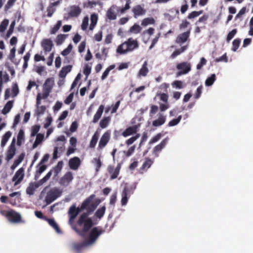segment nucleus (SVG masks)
Here are the masks:
<instances>
[{
    "instance_id": "1",
    "label": "nucleus",
    "mask_w": 253,
    "mask_h": 253,
    "mask_svg": "<svg viewBox=\"0 0 253 253\" xmlns=\"http://www.w3.org/2000/svg\"><path fill=\"white\" fill-rule=\"evenodd\" d=\"M90 214L87 213H82L79 216L77 224L82 229L78 228L75 224L72 228L78 235L84 237L85 234L95 224L91 217H89Z\"/></svg>"
},
{
    "instance_id": "2",
    "label": "nucleus",
    "mask_w": 253,
    "mask_h": 253,
    "mask_svg": "<svg viewBox=\"0 0 253 253\" xmlns=\"http://www.w3.org/2000/svg\"><path fill=\"white\" fill-rule=\"evenodd\" d=\"M94 194H91L88 197L86 198L81 204L80 207L82 211H86L84 213L91 214L96 209L97 205L93 202V200L95 198Z\"/></svg>"
},
{
    "instance_id": "3",
    "label": "nucleus",
    "mask_w": 253,
    "mask_h": 253,
    "mask_svg": "<svg viewBox=\"0 0 253 253\" xmlns=\"http://www.w3.org/2000/svg\"><path fill=\"white\" fill-rule=\"evenodd\" d=\"M105 230L100 227H94L90 231L87 239L86 240V244L90 245L94 243L98 237Z\"/></svg>"
},
{
    "instance_id": "4",
    "label": "nucleus",
    "mask_w": 253,
    "mask_h": 253,
    "mask_svg": "<svg viewBox=\"0 0 253 253\" xmlns=\"http://www.w3.org/2000/svg\"><path fill=\"white\" fill-rule=\"evenodd\" d=\"M62 191L59 188L54 187L50 189L46 193L45 198V202L46 205H49L59 197L62 194Z\"/></svg>"
},
{
    "instance_id": "5",
    "label": "nucleus",
    "mask_w": 253,
    "mask_h": 253,
    "mask_svg": "<svg viewBox=\"0 0 253 253\" xmlns=\"http://www.w3.org/2000/svg\"><path fill=\"white\" fill-rule=\"evenodd\" d=\"M82 211L80 208H76L75 204H73L68 211L69 216L68 223L72 228L75 225L74 221L76 217Z\"/></svg>"
},
{
    "instance_id": "6",
    "label": "nucleus",
    "mask_w": 253,
    "mask_h": 253,
    "mask_svg": "<svg viewBox=\"0 0 253 253\" xmlns=\"http://www.w3.org/2000/svg\"><path fill=\"white\" fill-rule=\"evenodd\" d=\"M176 69L178 72L176 73V77L180 76L188 73L191 70V65L188 62H182L176 65Z\"/></svg>"
},
{
    "instance_id": "7",
    "label": "nucleus",
    "mask_w": 253,
    "mask_h": 253,
    "mask_svg": "<svg viewBox=\"0 0 253 253\" xmlns=\"http://www.w3.org/2000/svg\"><path fill=\"white\" fill-rule=\"evenodd\" d=\"M82 12V9L78 5H71L69 8V12L65 14L64 19L68 20L72 17H78Z\"/></svg>"
},
{
    "instance_id": "8",
    "label": "nucleus",
    "mask_w": 253,
    "mask_h": 253,
    "mask_svg": "<svg viewBox=\"0 0 253 253\" xmlns=\"http://www.w3.org/2000/svg\"><path fill=\"white\" fill-rule=\"evenodd\" d=\"M10 216H7V219L12 223H23L24 221L22 219L20 214L15 211L10 209L9 210Z\"/></svg>"
},
{
    "instance_id": "9",
    "label": "nucleus",
    "mask_w": 253,
    "mask_h": 253,
    "mask_svg": "<svg viewBox=\"0 0 253 253\" xmlns=\"http://www.w3.org/2000/svg\"><path fill=\"white\" fill-rule=\"evenodd\" d=\"M121 168V164H118L117 167L114 168V166L109 165L107 167V171L110 174V179L113 180L118 177L120 169Z\"/></svg>"
},
{
    "instance_id": "10",
    "label": "nucleus",
    "mask_w": 253,
    "mask_h": 253,
    "mask_svg": "<svg viewBox=\"0 0 253 253\" xmlns=\"http://www.w3.org/2000/svg\"><path fill=\"white\" fill-rule=\"evenodd\" d=\"M111 137V131L108 130L105 132L102 135L98 146V149H102L104 148L107 143L109 142Z\"/></svg>"
},
{
    "instance_id": "11",
    "label": "nucleus",
    "mask_w": 253,
    "mask_h": 253,
    "mask_svg": "<svg viewBox=\"0 0 253 253\" xmlns=\"http://www.w3.org/2000/svg\"><path fill=\"white\" fill-rule=\"evenodd\" d=\"M15 143V139L13 138L6 151L5 159L7 162L12 159L16 153V149Z\"/></svg>"
},
{
    "instance_id": "12",
    "label": "nucleus",
    "mask_w": 253,
    "mask_h": 253,
    "mask_svg": "<svg viewBox=\"0 0 253 253\" xmlns=\"http://www.w3.org/2000/svg\"><path fill=\"white\" fill-rule=\"evenodd\" d=\"M131 11L135 18H137L139 16L144 15L146 13V10L143 7V6L140 4H138L133 7Z\"/></svg>"
},
{
    "instance_id": "13",
    "label": "nucleus",
    "mask_w": 253,
    "mask_h": 253,
    "mask_svg": "<svg viewBox=\"0 0 253 253\" xmlns=\"http://www.w3.org/2000/svg\"><path fill=\"white\" fill-rule=\"evenodd\" d=\"M73 175L71 171L67 172L59 180V184L64 186H68L73 179Z\"/></svg>"
},
{
    "instance_id": "14",
    "label": "nucleus",
    "mask_w": 253,
    "mask_h": 253,
    "mask_svg": "<svg viewBox=\"0 0 253 253\" xmlns=\"http://www.w3.org/2000/svg\"><path fill=\"white\" fill-rule=\"evenodd\" d=\"M169 140V138L167 137L163 139L161 143L156 145L153 150V153L155 157H158L159 156V153L162 151V150L166 146Z\"/></svg>"
},
{
    "instance_id": "15",
    "label": "nucleus",
    "mask_w": 253,
    "mask_h": 253,
    "mask_svg": "<svg viewBox=\"0 0 253 253\" xmlns=\"http://www.w3.org/2000/svg\"><path fill=\"white\" fill-rule=\"evenodd\" d=\"M68 164L70 169L77 170L81 165V161L79 157H74L69 160Z\"/></svg>"
},
{
    "instance_id": "16",
    "label": "nucleus",
    "mask_w": 253,
    "mask_h": 253,
    "mask_svg": "<svg viewBox=\"0 0 253 253\" xmlns=\"http://www.w3.org/2000/svg\"><path fill=\"white\" fill-rule=\"evenodd\" d=\"M24 176V169L20 168L16 172L12 178V181H15L14 185L19 184L23 180Z\"/></svg>"
},
{
    "instance_id": "17",
    "label": "nucleus",
    "mask_w": 253,
    "mask_h": 253,
    "mask_svg": "<svg viewBox=\"0 0 253 253\" xmlns=\"http://www.w3.org/2000/svg\"><path fill=\"white\" fill-rule=\"evenodd\" d=\"M139 125H134L127 127L122 133V135L125 137L136 134Z\"/></svg>"
},
{
    "instance_id": "18",
    "label": "nucleus",
    "mask_w": 253,
    "mask_h": 253,
    "mask_svg": "<svg viewBox=\"0 0 253 253\" xmlns=\"http://www.w3.org/2000/svg\"><path fill=\"white\" fill-rule=\"evenodd\" d=\"M190 31L191 30L189 29L187 31L178 35L175 40L176 43L181 44L185 42L190 36Z\"/></svg>"
},
{
    "instance_id": "19",
    "label": "nucleus",
    "mask_w": 253,
    "mask_h": 253,
    "mask_svg": "<svg viewBox=\"0 0 253 253\" xmlns=\"http://www.w3.org/2000/svg\"><path fill=\"white\" fill-rule=\"evenodd\" d=\"M41 44L43 49L45 52L50 51L53 45L52 41L49 39H43Z\"/></svg>"
},
{
    "instance_id": "20",
    "label": "nucleus",
    "mask_w": 253,
    "mask_h": 253,
    "mask_svg": "<svg viewBox=\"0 0 253 253\" xmlns=\"http://www.w3.org/2000/svg\"><path fill=\"white\" fill-rule=\"evenodd\" d=\"M126 46L127 47L128 51H132L134 49L137 48L139 45L138 42L136 40H133L132 38H129L126 42H125Z\"/></svg>"
},
{
    "instance_id": "21",
    "label": "nucleus",
    "mask_w": 253,
    "mask_h": 253,
    "mask_svg": "<svg viewBox=\"0 0 253 253\" xmlns=\"http://www.w3.org/2000/svg\"><path fill=\"white\" fill-rule=\"evenodd\" d=\"M117 6L115 5H112L107 11L106 17L110 20H115L117 18V14L115 13Z\"/></svg>"
},
{
    "instance_id": "22",
    "label": "nucleus",
    "mask_w": 253,
    "mask_h": 253,
    "mask_svg": "<svg viewBox=\"0 0 253 253\" xmlns=\"http://www.w3.org/2000/svg\"><path fill=\"white\" fill-rule=\"evenodd\" d=\"M41 184L39 182H31L26 189V193L29 195H33L37 188H38Z\"/></svg>"
},
{
    "instance_id": "23",
    "label": "nucleus",
    "mask_w": 253,
    "mask_h": 253,
    "mask_svg": "<svg viewBox=\"0 0 253 253\" xmlns=\"http://www.w3.org/2000/svg\"><path fill=\"white\" fill-rule=\"evenodd\" d=\"M153 163V161L151 159L146 158L145 159V162L143 163L141 167L140 168V173H143L144 171H147V169L150 168Z\"/></svg>"
},
{
    "instance_id": "24",
    "label": "nucleus",
    "mask_w": 253,
    "mask_h": 253,
    "mask_svg": "<svg viewBox=\"0 0 253 253\" xmlns=\"http://www.w3.org/2000/svg\"><path fill=\"white\" fill-rule=\"evenodd\" d=\"M179 13L178 9H171L169 10V13H165L164 14L165 18L169 21H171L173 20L175 16L178 15Z\"/></svg>"
},
{
    "instance_id": "25",
    "label": "nucleus",
    "mask_w": 253,
    "mask_h": 253,
    "mask_svg": "<svg viewBox=\"0 0 253 253\" xmlns=\"http://www.w3.org/2000/svg\"><path fill=\"white\" fill-rule=\"evenodd\" d=\"M104 109V105H100L96 113H95V114L94 115V116L93 117V118L92 120V123L95 124L97 122H98V121L100 119V118L102 115Z\"/></svg>"
},
{
    "instance_id": "26",
    "label": "nucleus",
    "mask_w": 253,
    "mask_h": 253,
    "mask_svg": "<svg viewBox=\"0 0 253 253\" xmlns=\"http://www.w3.org/2000/svg\"><path fill=\"white\" fill-rule=\"evenodd\" d=\"M166 120V117L160 114L158 119L153 121L152 125L155 127L161 126L165 123Z\"/></svg>"
},
{
    "instance_id": "27",
    "label": "nucleus",
    "mask_w": 253,
    "mask_h": 253,
    "mask_svg": "<svg viewBox=\"0 0 253 253\" xmlns=\"http://www.w3.org/2000/svg\"><path fill=\"white\" fill-rule=\"evenodd\" d=\"M148 62L147 61H145L142 66L141 69L139 70L138 72V76H143L145 77L147 76V74L149 72V69L148 68Z\"/></svg>"
},
{
    "instance_id": "28",
    "label": "nucleus",
    "mask_w": 253,
    "mask_h": 253,
    "mask_svg": "<svg viewBox=\"0 0 253 253\" xmlns=\"http://www.w3.org/2000/svg\"><path fill=\"white\" fill-rule=\"evenodd\" d=\"M72 66L71 65H68L62 67L59 73V76L61 78L66 77L67 74L69 73L72 69Z\"/></svg>"
},
{
    "instance_id": "29",
    "label": "nucleus",
    "mask_w": 253,
    "mask_h": 253,
    "mask_svg": "<svg viewBox=\"0 0 253 253\" xmlns=\"http://www.w3.org/2000/svg\"><path fill=\"white\" fill-rule=\"evenodd\" d=\"M97 130H98V129ZM99 136V133L98 132V130H96L95 132V133H94V134L93 135V136L91 139V140L90 141V143H89V147L90 148H93L95 147V146L97 143V142L98 140Z\"/></svg>"
},
{
    "instance_id": "30",
    "label": "nucleus",
    "mask_w": 253,
    "mask_h": 253,
    "mask_svg": "<svg viewBox=\"0 0 253 253\" xmlns=\"http://www.w3.org/2000/svg\"><path fill=\"white\" fill-rule=\"evenodd\" d=\"M111 121V117H104L101 120L99 123V126L101 128H105L108 126L110 122Z\"/></svg>"
},
{
    "instance_id": "31",
    "label": "nucleus",
    "mask_w": 253,
    "mask_h": 253,
    "mask_svg": "<svg viewBox=\"0 0 253 253\" xmlns=\"http://www.w3.org/2000/svg\"><path fill=\"white\" fill-rule=\"evenodd\" d=\"M24 157L25 154L24 153H21L18 156V158L14 161V163L11 166V169L12 170H14L18 166V165L23 161Z\"/></svg>"
},
{
    "instance_id": "32",
    "label": "nucleus",
    "mask_w": 253,
    "mask_h": 253,
    "mask_svg": "<svg viewBox=\"0 0 253 253\" xmlns=\"http://www.w3.org/2000/svg\"><path fill=\"white\" fill-rule=\"evenodd\" d=\"M128 192V189L125 187L122 193V199H121V204L122 206H125L128 201V198H127V193Z\"/></svg>"
},
{
    "instance_id": "33",
    "label": "nucleus",
    "mask_w": 253,
    "mask_h": 253,
    "mask_svg": "<svg viewBox=\"0 0 253 253\" xmlns=\"http://www.w3.org/2000/svg\"><path fill=\"white\" fill-rule=\"evenodd\" d=\"M45 220H46L48 224L53 227L57 232L60 233L61 231L60 228L56 223L55 221L53 219L45 218Z\"/></svg>"
},
{
    "instance_id": "34",
    "label": "nucleus",
    "mask_w": 253,
    "mask_h": 253,
    "mask_svg": "<svg viewBox=\"0 0 253 253\" xmlns=\"http://www.w3.org/2000/svg\"><path fill=\"white\" fill-rule=\"evenodd\" d=\"M13 103V101H12V100L8 101L6 103V104L5 105V106H4V108H3V109L2 110V113L4 115H5L7 113H8L10 111L11 108H12Z\"/></svg>"
},
{
    "instance_id": "35",
    "label": "nucleus",
    "mask_w": 253,
    "mask_h": 253,
    "mask_svg": "<svg viewBox=\"0 0 253 253\" xmlns=\"http://www.w3.org/2000/svg\"><path fill=\"white\" fill-rule=\"evenodd\" d=\"M155 23V20L153 17H148L143 19L141 21L142 26H146L148 25H153Z\"/></svg>"
},
{
    "instance_id": "36",
    "label": "nucleus",
    "mask_w": 253,
    "mask_h": 253,
    "mask_svg": "<svg viewBox=\"0 0 253 253\" xmlns=\"http://www.w3.org/2000/svg\"><path fill=\"white\" fill-rule=\"evenodd\" d=\"M126 45L125 42L120 45L117 49V52L121 54L127 52L128 50L127 49V47Z\"/></svg>"
},
{
    "instance_id": "37",
    "label": "nucleus",
    "mask_w": 253,
    "mask_h": 253,
    "mask_svg": "<svg viewBox=\"0 0 253 253\" xmlns=\"http://www.w3.org/2000/svg\"><path fill=\"white\" fill-rule=\"evenodd\" d=\"M11 132L10 131H7L3 135L1 141V146L4 147L8 141V139L11 135Z\"/></svg>"
},
{
    "instance_id": "38",
    "label": "nucleus",
    "mask_w": 253,
    "mask_h": 253,
    "mask_svg": "<svg viewBox=\"0 0 253 253\" xmlns=\"http://www.w3.org/2000/svg\"><path fill=\"white\" fill-rule=\"evenodd\" d=\"M105 211L106 207L105 206H102L96 211L94 215L99 219H101L103 216L105 212Z\"/></svg>"
},
{
    "instance_id": "39",
    "label": "nucleus",
    "mask_w": 253,
    "mask_h": 253,
    "mask_svg": "<svg viewBox=\"0 0 253 253\" xmlns=\"http://www.w3.org/2000/svg\"><path fill=\"white\" fill-rule=\"evenodd\" d=\"M142 28L141 27L138 25L137 24H134L132 26H131L128 32L130 33H133V34H138L141 31Z\"/></svg>"
},
{
    "instance_id": "40",
    "label": "nucleus",
    "mask_w": 253,
    "mask_h": 253,
    "mask_svg": "<svg viewBox=\"0 0 253 253\" xmlns=\"http://www.w3.org/2000/svg\"><path fill=\"white\" fill-rule=\"evenodd\" d=\"M87 245L86 241L84 243H77L73 245V248L74 250L79 252L81 251L84 247Z\"/></svg>"
},
{
    "instance_id": "41",
    "label": "nucleus",
    "mask_w": 253,
    "mask_h": 253,
    "mask_svg": "<svg viewBox=\"0 0 253 253\" xmlns=\"http://www.w3.org/2000/svg\"><path fill=\"white\" fill-rule=\"evenodd\" d=\"M63 165V161H61L58 162L57 165L53 168L54 176H56L62 169Z\"/></svg>"
},
{
    "instance_id": "42",
    "label": "nucleus",
    "mask_w": 253,
    "mask_h": 253,
    "mask_svg": "<svg viewBox=\"0 0 253 253\" xmlns=\"http://www.w3.org/2000/svg\"><path fill=\"white\" fill-rule=\"evenodd\" d=\"M187 48V46H182L180 48L176 49L171 55V58H174L183 52Z\"/></svg>"
},
{
    "instance_id": "43",
    "label": "nucleus",
    "mask_w": 253,
    "mask_h": 253,
    "mask_svg": "<svg viewBox=\"0 0 253 253\" xmlns=\"http://www.w3.org/2000/svg\"><path fill=\"white\" fill-rule=\"evenodd\" d=\"M216 80V76L214 74H211V76L208 77L205 81V85L207 86H210L212 85L213 83Z\"/></svg>"
},
{
    "instance_id": "44",
    "label": "nucleus",
    "mask_w": 253,
    "mask_h": 253,
    "mask_svg": "<svg viewBox=\"0 0 253 253\" xmlns=\"http://www.w3.org/2000/svg\"><path fill=\"white\" fill-rule=\"evenodd\" d=\"M140 134L139 133H136L135 135L131 137L125 141V144L127 146L131 145L134 141H135L139 137Z\"/></svg>"
},
{
    "instance_id": "45",
    "label": "nucleus",
    "mask_w": 253,
    "mask_h": 253,
    "mask_svg": "<svg viewBox=\"0 0 253 253\" xmlns=\"http://www.w3.org/2000/svg\"><path fill=\"white\" fill-rule=\"evenodd\" d=\"M116 66L115 64L111 65L109 66L103 73L101 76V80H105L108 76L110 71L115 68Z\"/></svg>"
},
{
    "instance_id": "46",
    "label": "nucleus",
    "mask_w": 253,
    "mask_h": 253,
    "mask_svg": "<svg viewBox=\"0 0 253 253\" xmlns=\"http://www.w3.org/2000/svg\"><path fill=\"white\" fill-rule=\"evenodd\" d=\"M24 139L25 137L24 130L22 129H20L17 135V144L20 146L21 144L22 141L24 140Z\"/></svg>"
},
{
    "instance_id": "47",
    "label": "nucleus",
    "mask_w": 253,
    "mask_h": 253,
    "mask_svg": "<svg viewBox=\"0 0 253 253\" xmlns=\"http://www.w3.org/2000/svg\"><path fill=\"white\" fill-rule=\"evenodd\" d=\"M6 207H7L6 206L0 205V214L5 217H6L7 216L10 215L9 211H6L5 210Z\"/></svg>"
},
{
    "instance_id": "48",
    "label": "nucleus",
    "mask_w": 253,
    "mask_h": 253,
    "mask_svg": "<svg viewBox=\"0 0 253 253\" xmlns=\"http://www.w3.org/2000/svg\"><path fill=\"white\" fill-rule=\"evenodd\" d=\"M62 25V21L59 20L57 22L56 24L53 27L51 28L50 33L51 34H55L60 29Z\"/></svg>"
},
{
    "instance_id": "49",
    "label": "nucleus",
    "mask_w": 253,
    "mask_h": 253,
    "mask_svg": "<svg viewBox=\"0 0 253 253\" xmlns=\"http://www.w3.org/2000/svg\"><path fill=\"white\" fill-rule=\"evenodd\" d=\"M241 43V40L240 39H236L232 42V50L233 51H236L239 48Z\"/></svg>"
},
{
    "instance_id": "50",
    "label": "nucleus",
    "mask_w": 253,
    "mask_h": 253,
    "mask_svg": "<svg viewBox=\"0 0 253 253\" xmlns=\"http://www.w3.org/2000/svg\"><path fill=\"white\" fill-rule=\"evenodd\" d=\"M9 23V20L8 19H4L0 24V32L3 33L6 30Z\"/></svg>"
},
{
    "instance_id": "51",
    "label": "nucleus",
    "mask_w": 253,
    "mask_h": 253,
    "mask_svg": "<svg viewBox=\"0 0 253 253\" xmlns=\"http://www.w3.org/2000/svg\"><path fill=\"white\" fill-rule=\"evenodd\" d=\"M66 38V36L63 34H59L58 35L56 38L55 42L57 45L61 44L64 41H65Z\"/></svg>"
},
{
    "instance_id": "52",
    "label": "nucleus",
    "mask_w": 253,
    "mask_h": 253,
    "mask_svg": "<svg viewBox=\"0 0 253 253\" xmlns=\"http://www.w3.org/2000/svg\"><path fill=\"white\" fill-rule=\"evenodd\" d=\"M182 119V116L181 115L179 116L177 118L174 119L170 121L169 124L168 126H173L177 125L180 121Z\"/></svg>"
},
{
    "instance_id": "53",
    "label": "nucleus",
    "mask_w": 253,
    "mask_h": 253,
    "mask_svg": "<svg viewBox=\"0 0 253 253\" xmlns=\"http://www.w3.org/2000/svg\"><path fill=\"white\" fill-rule=\"evenodd\" d=\"M93 163L95 165L96 171H98L102 165V163L101 162L100 159L99 158H94L93 160Z\"/></svg>"
},
{
    "instance_id": "54",
    "label": "nucleus",
    "mask_w": 253,
    "mask_h": 253,
    "mask_svg": "<svg viewBox=\"0 0 253 253\" xmlns=\"http://www.w3.org/2000/svg\"><path fill=\"white\" fill-rule=\"evenodd\" d=\"M203 12V11L202 10H200L199 11H194L189 13L187 17L188 19L194 18L202 14Z\"/></svg>"
},
{
    "instance_id": "55",
    "label": "nucleus",
    "mask_w": 253,
    "mask_h": 253,
    "mask_svg": "<svg viewBox=\"0 0 253 253\" xmlns=\"http://www.w3.org/2000/svg\"><path fill=\"white\" fill-rule=\"evenodd\" d=\"M43 87L44 90H48L50 91H51L52 87V85L50 84V79L48 78L46 80L45 83L43 84Z\"/></svg>"
},
{
    "instance_id": "56",
    "label": "nucleus",
    "mask_w": 253,
    "mask_h": 253,
    "mask_svg": "<svg viewBox=\"0 0 253 253\" xmlns=\"http://www.w3.org/2000/svg\"><path fill=\"white\" fill-rule=\"evenodd\" d=\"M237 32V30L236 29H234L230 31L227 35L226 38V41L227 42H229L234 37V36L236 34Z\"/></svg>"
},
{
    "instance_id": "57",
    "label": "nucleus",
    "mask_w": 253,
    "mask_h": 253,
    "mask_svg": "<svg viewBox=\"0 0 253 253\" xmlns=\"http://www.w3.org/2000/svg\"><path fill=\"white\" fill-rule=\"evenodd\" d=\"M40 125H35L32 127L31 136H34L38 134V131L40 129Z\"/></svg>"
},
{
    "instance_id": "58",
    "label": "nucleus",
    "mask_w": 253,
    "mask_h": 253,
    "mask_svg": "<svg viewBox=\"0 0 253 253\" xmlns=\"http://www.w3.org/2000/svg\"><path fill=\"white\" fill-rule=\"evenodd\" d=\"M136 146L133 145L129 148L127 151L124 152L126 156L127 157L130 156L135 151Z\"/></svg>"
},
{
    "instance_id": "59",
    "label": "nucleus",
    "mask_w": 253,
    "mask_h": 253,
    "mask_svg": "<svg viewBox=\"0 0 253 253\" xmlns=\"http://www.w3.org/2000/svg\"><path fill=\"white\" fill-rule=\"evenodd\" d=\"M15 21H13L11 22V23L10 25V27L6 33V37L7 38L11 36V35L12 34V33L13 32V30H14V27L15 26Z\"/></svg>"
},
{
    "instance_id": "60",
    "label": "nucleus",
    "mask_w": 253,
    "mask_h": 253,
    "mask_svg": "<svg viewBox=\"0 0 253 253\" xmlns=\"http://www.w3.org/2000/svg\"><path fill=\"white\" fill-rule=\"evenodd\" d=\"M162 137V134L161 133H158L154 136L149 141L150 144H153L158 141Z\"/></svg>"
},
{
    "instance_id": "61",
    "label": "nucleus",
    "mask_w": 253,
    "mask_h": 253,
    "mask_svg": "<svg viewBox=\"0 0 253 253\" xmlns=\"http://www.w3.org/2000/svg\"><path fill=\"white\" fill-rule=\"evenodd\" d=\"M207 62V60L204 57H202L200 62L197 65V69L200 70L203 66L206 64Z\"/></svg>"
},
{
    "instance_id": "62",
    "label": "nucleus",
    "mask_w": 253,
    "mask_h": 253,
    "mask_svg": "<svg viewBox=\"0 0 253 253\" xmlns=\"http://www.w3.org/2000/svg\"><path fill=\"white\" fill-rule=\"evenodd\" d=\"M72 48H73V46H72V44L71 43L69 44V45L68 46V47L62 51V52H61L62 55L63 56L67 55L68 54H69L70 53V52L71 51V50L72 49Z\"/></svg>"
},
{
    "instance_id": "63",
    "label": "nucleus",
    "mask_w": 253,
    "mask_h": 253,
    "mask_svg": "<svg viewBox=\"0 0 253 253\" xmlns=\"http://www.w3.org/2000/svg\"><path fill=\"white\" fill-rule=\"evenodd\" d=\"M88 25V18L87 17H85L83 19V22L81 25V28L83 30H86Z\"/></svg>"
},
{
    "instance_id": "64",
    "label": "nucleus",
    "mask_w": 253,
    "mask_h": 253,
    "mask_svg": "<svg viewBox=\"0 0 253 253\" xmlns=\"http://www.w3.org/2000/svg\"><path fill=\"white\" fill-rule=\"evenodd\" d=\"M55 10L56 9L54 7H53V6H52L49 5L47 7V9H46V11L47 12V16L48 17H51L52 16L53 14L55 11Z\"/></svg>"
}]
</instances>
